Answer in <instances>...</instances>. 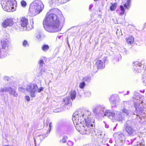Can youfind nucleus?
I'll return each instance as SVG.
<instances>
[{
    "label": "nucleus",
    "instance_id": "obj_1",
    "mask_svg": "<svg viewBox=\"0 0 146 146\" xmlns=\"http://www.w3.org/2000/svg\"><path fill=\"white\" fill-rule=\"evenodd\" d=\"M90 112H84L79 110L76 111L73 115L72 120L76 129L82 135L89 134L94 131L93 127L94 120L91 118Z\"/></svg>",
    "mask_w": 146,
    "mask_h": 146
},
{
    "label": "nucleus",
    "instance_id": "obj_2",
    "mask_svg": "<svg viewBox=\"0 0 146 146\" xmlns=\"http://www.w3.org/2000/svg\"><path fill=\"white\" fill-rule=\"evenodd\" d=\"M64 22V18L61 15L60 17L55 14L48 12L46 14L43 21L44 29L50 33H54L60 31L62 26L60 23Z\"/></svg>",
    "mask_w": 146,
    "mask_h": 146
},
{
    "label": "nucleus",
    "instance_id": "obj_3",
    "mask_svg": "<svg viewBox=\"0 0 146 146\" xmlns=\"http://www.w3.org/2000/svg\"><path fill=\"white\" fill-rule=\"evenodd\" d=\"M139 99L140 98H138L137 97V100H134V105L135 110L133 114L141 118L142 117H146V109L141 107L143 106V101L139 100Z\"/></svg>",
    "mask_w": 146,
    "mask_h": 146
},
{
    "label": "nucleus",
    "instance_id": "obj_4",
    "mask_svg": "<svg viewBox=\"0 0 146 146\" xmlns=\"http://www.w3.org/2000/svg\"><path fill=\"white\" fill-rule=\"evenodd\" d=\"M44 5L40 0H35L30 5L29 10L33 15H35L39 13L43 9Z\"/></svg>",
    "mask_w": 146,
    "mask_h": 146
},
{
    "label": "nucleus",
    "instance_id": "obj_5",
    "mask_svg": "<svg viewBox=\"0 0 146 146\" xmlns=\"http://www.w3.org/2000/svg\"><path fill=\"white\" fill-rule=\"evenodd\" d=\"M43 88L40 87L38 88V86L35 84H31L28 85L26 88V90L29 93L30 96L32 98L36 97L37 92L39 93L43 90Z\"/></svg>",
    "mask_w": 146,
    "mask_h": 146
},
{
    "label": "nucleus",
    "instance_id": "obj_6",
    "mask_svg": "<svg viewBox=\"0 0 146 146\" xmlns=\"http://www.w3.org/2000/svg\"><path fill=\"white\" fill-rule=\"evenodd\" d=\"M16 2L15 0H5L1 2L2 7L6 11H14L16 9Z\"/></svg>",
    "mask_w": 146,
    "mask_h": 146
},
{
    "label": "nucleus",
    "instance_id": "obj_7",
    "mask_svg": "<svg viewBox=\"0 0 146 146\" xmlns=\"http://www.w3.org/2000/svg\"><path fill=\"white\" fill-rule=\"evenodd\" d=\"M134 71L135 73H140L143 71L146 68V65L142 64L141 62H135L133 63Z\"/></svg>",
    "mask_w": 146,
    "mask_h": 146
},
{
    "label": "nucleus",
    "instance_id": "obj_8",
    "mask_svg": "<svg viewBox=\"0 0 146 146\" xmlns=\"http://www.w3.org/2000/svg\"><path fill=\"white\" fill-rule=\"evenodd\" d=\"M119 98L118 95L115 94L112 95L110 99V102L112 107H116L119 102Z\"/></svg>",
    "mask_w": 146,
    "mask_h": 146
},
{
    "label": "nucleus",
    "instance_id": "obj_9",
    "mask_svg": "<svg viewBox=\"0 0 146 146\" xmlns=\"http://www.w3.org/2000/svg\"><path fill=\"white\" fill-rule=\"evenodd\" d=\"M16 88H12L11 87H5L1 88L0 92H8L9 94L15 97H17L18 96V94L16 92Z\"/></svg>",
    "mask_w": 146,
    "mask_h": 146
},
{
    "label": "nucleus",
    "instance_id": "obj_10",
    "mask_svg": "<svg viewBox=\"0 0 146 146\" xmlns=\"http://www.w3.org/2000/svg\"><path fill=\"white\" fill-rule=\"evenodd\" d=\"M130 121H127L125 125V130L129 135L131 136H133L136 134V130L130 125Z\"/></svg>",
    "mask_w": 146,
    "mask_h": 146
},
{
    "label": "nucleus",
    "instance_id": "obj_11",
    "mask_svg": "<svg viewBox=\"0 0 146 146\" xmlns=\"http://www.w3.org/2000/svg\"><path fill=\"white\" fill-rule=\"evenodd\" d=\"M105 111V109L104 107L100 105L93 110L94 113L99 116L102 115L103 113H104Z\"/></svg>",
    "mask_w": 146,
    "mask_h": 146
},
{
    "label": "nucleus",
    "instance_id": "obj_12",
    "mask_svg": "<svg viewBox=\"0 0 146 146\" xmlns=\"http://www.w3.org/2000/svg\"><path fill=\"white\" fill-rule=\"evenodd\" d=\"M1 44L3 50L7 53V55L8 54L9 50V42L7 39L3 40L1 41Z\"/></svg>",
    "mask_w": 146,
    "mask_h": 146
},
{
    "label": "nucleus",
    "instance_id": "obj_13",
    "mask_svg": "<svg viewBox=\"0 0 146 146\" xmlns=\"http://www.w3.org/2000/svg\"><path fill=\"white\" fill-rule=\"evenodd\" d=\"M130 0H127V3L124 4L123 6L122 5H121L120 6V12L119 13V14L121 15H123L124 13L125 9L124 7L126 9H129L130 7Z\"/></svg>",
    "mask_w": 146,
    "mask_h": 146
},
{
    "label": "nucleus",
    "instance_id": "obj_14",
    "mask_svg": "<svg viewBox=\"0 0 146 146\" xmlns=\"http://www.w3.org/2000/svg\"><path fill=\"white\" fill-rule=\"evenodd\" d=\"M13 23V19L11 18H9L6 19L2 23V26L4 28H6L8 26H12Z\"/></svg>",
    "mask_w": 146,
    "mask_h": 146
},
{
    "label": "nucleus",
    "instance_id": "obj_15",
    "mask_svg": "<svg viewBox=\"0 0 146 146\" xmlns=\"http://www.w3.org/2000/svg\"><path fill=\"white\" fill-rule=\"evenodd\" d=\"M28 20L25 17H21L20 18V23L21 27L23 28L25 30L27 29V26L28 25Z\"/></svg>",
    "mask_w": 146,
    "mask_h": 146
},
{
    "label": "nucleus",
    "instance_id": "obj_16",
    "mask_svg": "<svg viewBox=\"0 0 146 146\" xmlns=\"http://www.w3.org/2000/svg\"><path fill=\"white\" fill-rule=\"evenodd\" d=\"M115 112L111 110H106L104 113V115L108 117L113 121L115 117Z\"/></svg>",
    "mask_w": 146,
    "mask_h": 146
},
{
    "label": "nucleus",
    "instance_id": "obj_17",
    "mask_svg": "<svg viewBox=\"0 0 146 146\" xmlns=\"http://www.w3.org/2000/svg\"><path fill=\"white\" fill-rule=\"evenodd\" d=\"M102 134V132H99L96 134V135H98V140L100 141H101L102 143L106 145L107 146H110V145L108 143H105V137L103 136V134Z\"/></svg>",
    "mask_w": 146,
    "mask_h": 146
},
{
    "label": "nucleus",
    "instance_id": "obj_18",
    "mask_svg": "<svg viewBox=\"0 0 146 146\" xmlns=\"http://www.w3.org/2000/svg\"><path fill=\"white\" fill-rule=\"evenodd\" d=\"M114 117V120L118 121H122L124 119V117L122 116V113L118 111H115Z\"/></svg>",
    "mask_w": 146,
    "mask_h": 146
},
{
    "label": "nucleus",
    "instance_id": "obj_19",
    "mask_svg": "<svg viewBox=\"0 0 146 146\" xmlns=\"http://www.w3.org/2000/svg\"><path fill=\"white\" fill-rule=\"evenodd\" d=\"M122 140L119 139V138H115V142L117 146H121L123 145L125 142V137H123V136H122Z\"/></svg>",
    "mask_w": 146,
    "mask_h": 146
},
{
    "label": "nucleus",
    "instance_id": "obj_20",
    "mask_svg": "<svg viewBox=\"0 0 146 146\" xmlns=\"http://www.w3.org/2000/svg\"><path fill=\"white\" fill-rule=\"evenodd\" d=\"M96 65L98 69H103L105 67L104 62L100 60L97 61L96 62Z\"/></svg>",
    "mask_w": 146,
    "mask_h": 146
},
{
    "label": "nucleus",
    "instance_id": "obj_21",
    "mask_svg": "<svg viewBox=\"0 0 146 146\" xmlns=\"http://www.w3.org/2000/svg\"><path fill=\"white\" fill-rule=\"evenodd\" d=\"M70 0H52L51 2L52 3H54L57 5L64 3Z\"/></svg>",
    "mask_w": 146,
    "mask_h": 146
},
{
    "label": "nucleus",
    "instance_id": "obj_22",
    "mask_svg": "<svg viewBox=\"0 0 146 146\" xmlns=\"http://www.w3.org/2000/svg\"><path fill=\"white\" fill-rule=\"evenodd\" d=\"M62 102L65 105H69L70 106L72 105L70 99L69 97H67L63 98Z\"/></svg>",
    "mask_w": 146,
    "mask_h": 146
},
{
    "label": "nucleus",
    "instance_id": "obj_23",
    "mask_svg": "<svg viewBox=\"0 0 146 146\" xmlns=\"http://www.w3.org/2000/svg\"><path fill=\"white\" fill-rule=\"evenodd\" d=\"M122 136L123 137H125L123 133L120 132L115 133L113 134V136L115 138H119V139L121 140L122 139L121 138L122 137Z\"/></svg>",
    "mask_w": 146,
    "mask_h": 146
},
{
    "label": "nucleus",
    "instance_id": "obj_24",
    "mask_svg": "<svg viewBox=\"0 0 146 146\" xmlns=\"http://www.w3.org/2000/svg\"><path fill=\"white\" fill-rule=\"evenodd\" d=\"M126 41L128 44H131L134 41V38L132 36H130L126 38Z\"/></svg>",
    "mask_w": 146,
    "mask_h": 146
},
{
    "label": "nucleus",
    "instance_id": "obj_25",
    "mask_svg": "<svg viewBox=\"0 0 146 146\" xmlns=\"http://www.w3.org/2000/svg\"><path fill=\"white\" fill-rule=\"evenodd\" d=\"M76 95V92L74 90H72L70 93V97L72 100L75 99Z\"/></svg>",
    "mask_w": 146,
    "mask_h": 146
},
{
    "label": "nucleus",
    "instance_id": "obj_26",
    "mask_svg": "<svg viewBox=\"0 0 146 146\" xmlns=\"http://www.w3.org/2000/svg\"><path fill=\"white\" fill-rule=\"evenodd\" d=\"M130 105L129 102L128 101H124L123 103V105L122 106V108H125L128 109L129 108Z\"/></svg>",
    "mask_w": 146,
    "mask_h": 146
},
{
    "label": "nucleus",
    "instance_id": "obj_27",
    "mask_svg": "<svg viewBox=\"0 0 146 146\" xmlns=\"http://www.w3.org/2000/svg\"><path fill=\"white\" fill-rule=\"evenodd\" d=\"M117 5V4L116 3H111L110 7V9L111 11H114L116 9Z\"/></svg>",
    "mask_w": 146,
    "mask_h": 146
},
{
    "label": "nucleus",
    "instance_id": "obj_28",
    "mask_svg": "<svg viewBox=\"0 0 146 146\" xmlns=\"http://www.w3.org/2000/svg\"><path fill=\"white\" fill-rule=\"evenodd\" d=\"M143 83L146 86V70L144 72L142 77Z\"/></svg>",
    "mask_w": 146,
    "mask_h": 146
},
{
    "label": "nucleus",
    "instance_id": "obj_29",
    "mask_svg": "<svg viewBox=\"0 0 146 146\" xmlns=\"http://www.w3.org/2000/svg\"><path fill=\"white\" fill-rule=\"evenodd\" d=\"M82 80L85 82H89L91 80V77L90 76H86L83 78Z\"/></svg>",
    "mask_w": 146,
    "mask_h": 146
},
{
    "label": "nucleus",
    "instance_id": "obj_30",
    "mask_svg": "<svg viewBox=\"0 0 146 146\" xmlns=\"http://www.w3.org/2000/svg\"><path fill=\"white\" fill-rule=\"evenodd\" d=\"M49 48V46L47 45L44 44L42 46V49L44 52H46L48 50Z\"/></svg>",
    "mask_w": 146,
    "mask_h": 146
},
{
    "label": "nucleus",
    "instance_id": "obj_31",
    "mask_svg": "<svg viewBox=\"0 0 146 146\" xmlns=\"http://www.w3.org/2000/svg\"><path fill=\"white\" fill-rule=\"evenodd\" d=\"M122 112L126 114L127 115H128L129 114V111L128 109L122 108L121 110Z\"/></svg>",
    "mask_w": 146,
    "mask_h": 146
},
{
    "label": "nucleus",
    "instance_id": "obj_32",
    "mask_svg": "<svg viewBox=\"0 0 146 146\" xmlns=\"http://www.w3.org/2000/svg\"><path fill=\"white\" fill-rule=\"evenodd\" d=\"M42 35V33L40 32H38L36 35V38L38 40H40L41 39Z\"/></svg>",
    "mask_w": 146,
    "mask_h": 146
},
{
    "label": "nucleus",
    "instance_id": "obj_33",
    "mask_svg": "<svg viewBox=\"0 0 146 146\" xmlns=\"http://www.w3.org/2000/svg\"><path fill=\"white\" fill-rule=\"evenodd\" d=\"M22 45L23 46L25 47H28L29 46L28 41L26 40H24L23 41L22 43Z\"/></svg>",
    "mask_w": 146,
    "mask_h": 146
},
{
    "label": "nucleus",
    "instance_id": "obj_34",
    "mask_svg": "<svg viewBox=\"0 0 146 146\" xmlns=\"http://www.w3.org/2000/svg\"><path fill=\"white\" fill-rule=\"evenodd\" d=\"M52 123L51 122H50L49 123V129H48V131H47V133L46 134V137L48 135V134L46 135L47 134V133L49 134L50 132V131L51 129V128L52 127Z\"/></svg>",
    "mask_w": 146,
    "mask_h": 146
},
{
    "label": "nucleus",
    "instance_id": "obj_35",
    "mask_svg": "<svg viewBox=\"0 0 146 146\" xmlns=\"http://www.w3.org/2000/svg\"><path fill=\"white\" fill-rule=\"evenodd\" d=\"M67 139V136H64L62 139L60 141V142L63 143H65L66 142Z\"/></svg>",
    "mask_w": 146,
    "mask_h": 146
},
{
    "label": "nucleus",
    "instance_id": "obj_36",
    "mask_svg": "<svg viewBox=\"0 0 146 146\" xmlns=\"http://www.w3.org/2000/svg\"><path fill=\"white\" fill-rule=\"evenodd\" d=\"M85 85V83L83 81L80 83L79 86L80 88L83 89L84 88Z\"/></svg>",
    "mask_w": 146,
    "mask_h": 146
},
{
    "label": "nucleus",
    "instance_id": "obj_37",
    "mask_svg": "<svg viewBox=\"0 0 146 146\" xmlns=\"http://www.w3.org/2000/svg\"><path fill=\"white\" fill-rule=\"evenodd\" d=\"M85 96L86 97H89L91 95V92L89 91H86L85 93Z\"/></svg>",
    "mask_w": 146,
    "mask_h": 146
},
{
    "label": "nucleus",
    "instance_id": "obj_38",
    "mask_svg": "<svg viewBox=\"0 0 146 146\" xmlns=\"http://www.w3.org/2000/svg\"><path fill=\"white\" fill-rule=\"evenodd\" d=\"M39 64L40 68L42 67L43 65L44 64V62L43 60H41L39 61Z\"/></svg>",
    "mask_w": 146,
    "mask_h": 146
},
{
    "label": "nucleus",
    "instance_id": "obj_39",
    "mask_svg": "<svg viewBox=\"0 0 146 146\" xmlns=\"http://www.w3.org/2000/svg\"><path fill=\"white\" fill-rule=\"evenodd\" d=\"M67 144L70 146H72L74 145V143L70 141H68L67 142Z\"/></svg>",
    "mask_w": 146,
    "mask_h": 146
},
{
    "label": "nucleus",
    "instance_id": "obj_40",
    "mask_svg": "<svg viewBox=\"0 0 146 146\" xmlns=\"http://www.w3.org/2000/svg\"><path fill=\"white\" fill-rule=\"evenodd\" d=\"M19 91L21 92H24L25 91V89L22 87H21L19 88Z\"/></svg>",
    "mask_w": 146,
    "mask_h": 146
},
{
    "label": "nucleus",
    "instance_id": "obj_41",
    "mask_svg": "<svg viewBox=\"0 0 146 146\" xmlns=\"http://www.w3.org/2000/svg\"><path fill=\"white\" fill-rule=\"evenodd\" d=\"M133 142V141L132 140H130V141L127 140L126 141V143L129 145L131 144Z\"/></svg>",
    "mask_w": 146,
    "mask_h": 146
},
{
    "label": "nucleus",
    "instance_id": "obj_42",
    "mask_svg": "<svg viewBox=\"0 0 146 146\" xmlns=\"http://www.w3.org/2000/svg\"><path fill=\"white\" fill-rule=\"evenodd\" d=\"M21 3L22 6L23 7H25L27 4L26 2L24 1H21Z\"/></svg>",
    "mask_w": 146,
    "mask_h": 146
},
{
    "label": "nucleus",
    "instance_id": "obj_43",
    "mask_svg": "<svg viewBox=\"0 0 146 146\" xmlns=\"http://www.w3.org/2000/svg\"><path fill=\"white\" fill-rule=\"evenodd\" d=\"M40 69H41V72H45V69L44 68H43V67H41L40 68Z\"/></svg>",
    "mask_w": 146,
    "mask_h": 146
},
{
    "label": "nucleus",
    "instance_id": "obj_44",
    "mask_svg": "<svg viewBox=\"0 0 146 146\" xmlns=\"http://www.w3.org/2000/svg\"><path fill=\"white\" fill-rule=\"evenodd\" d=\"M25 99L27 101L29 102L30 100L29 97V96H26L25 97Z\"/></svg>",
    "mask_w": 146,
    "mask_h": 146
},
{
    "label": "nucleus",
    "instance_id": "obj_45",
    "mask_svg": "<svg viewBox=\"0 0 146 146\" xmlns=\"http://www.w3.org/2000/svg\"><path fill=\"white\" fill-rule=\"evenodd\" d=\"M94 65H92V64H91L90 65V69H92V70H94Z\"/></svg>",
    "mask_w": 146,
    "mask_h": 146
},
{
    "label": "nucleus",
    "instance_id": "obj_46",
    "mask_svg": "<svg viewBox=\"0 0 146 146\" xmlns=\"http://www.w3.org/2000/svg\"><path fill=\"white\" fill-rule=\"evenodd\" d=\"M104 122L105 123V127H106V128H108L109 127V126L108 125H107V124H106L104 121Z\"/></svg>",
    "mask_w": 146,
    "mask_h": 146
},
{
    "label": "nucleus",
    "instance_id": "obj_47",
    "mask_svg": "<svg viewBox=\"0 0 146 146\" xmlns=\"http://www.w3.org/2000/svg\"><path fill=\"white\" fill-rule=\"evenodd\" d=\"M4 79L5 80H8L9 79V78L8 77L5 76L4 77Z\"/></svg>",
    "mask_w": 146,
    "mask_h": 146
},
{
    "label": "nucleus",
    "instance_id": "obj_48",
    "mask_svg": "<svg viewBox=\"0 0 146 146\" xmlns=\"http://www.w3.org/2000/svg\"><path fill=\"white\" fill-rule=\"evenodd\" d=\"M93 7V5L92 4H91L89 6V9H91Z\"/></svg>",
    "mask_w": 146,
    "mask_h": 146
},
{
    "label": "nucleus",
    "instance_id": "obj_49",
    "mask_svg": "<svg viewBox=\"0 0 146 146\" xmlns=\"http://www.w3.org/2000/svg\"><path fill=\"white\" fill-rule=\"evenodd\" d=\"M123 50L125 52V54H127V50L125 49V48H123Z\"/></svg>",
    "mask_w": 146,
    "mask_h": 146
},
{
    "label": "nucleus",
    "instance_id": "obj_50",
    "mask_svg": "<svg viewBox=\"0 0 146 146\" xmlns=\"http://www.w3.org/2000/svg\"><path fill=\"white\" fill-rule=\"evenodd\" d=\"M109 142L110 143H112V141L111 140V139H110V140H109Z\"/></svg>",
    "mask_w": 146,
    "mask_h": 146
},
{
    "label": "nucleus",
    "instance_id": "obj_51",
    "mask_svg": "<svg viewBox=\"0 0 146 146\" xmlns=\"http://www.w3.org/2000/svg\"><path fill=\"white\" fill-rule=\"evenodd\" d=\"M129 93V91H127V93L126 94H124V95H127V94H128Z\"/></svg>",
    "mask_w": 146,
    "mask_h": 146
},
{
    "label": "nucleus",
    "instance_id": "obj_52",
    "mask_svg": "<svg viewBox=\"0 0 146 146\" xmlns=\"http://www.w3.org/2000/svg\"><path fill=\"white\" fill-rule=\"evenodd\" d=\"M3 146H11L9 145H4Z\"/></svg>",
    "mask_w": 146,
    "mask_h": 146
},
{
    "label": "nucleus",
    "instance_id": "obj_53",
    "mask_svg": "<svg viewBox=\"0 0 146 146\" xmlns=\"http://www.w3.org/2000/svg\"><path fill=\"white\" fill-rule=\"evenodd\" d=\"M141 92H143V93H144V90H143V91H141Z\"/></svg>",
    "mask_w": 146,
    "mask_h": 146
},
{
    "label": "nucleus",
    "instance_id": "obj_54",
    "mask_svg": "<svg viewBox=\"0 0 146 146\" xmlns=\"http://www.w3.org/2000/svg\"><path fill=\"white\" fill-rule=\"evenodd\" d=\"M94 0V1H98V0Z\"/></svg>",
    "mask_w": 146,
    "mask_h": 146
}]
</instances>
